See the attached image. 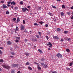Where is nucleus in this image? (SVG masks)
Wrapping results in <instances>:
<instances>
[{"label": "nucleus", "mask_w": 73, "mask_h": 73, "mask_svg": "<svg viewBox=\"0 0 73 73\" xmlns=\"http://www.w3.org/2000/svg\"><path fill=\"white\" fill-rule=\"evenodd\" d=\"M35 36L36 37H37V38H40V36H39L38 35H36Z\"/></svg>", "instance_id": "ddd939ff"}, {"label": "nucleus", "mask_w": 73, "mask_h": 73, "mask_svg": "<svg viewBox=\"0 0 73 73\" xmlns=\"http://www.w3.org/2000/svg\"><path fill=\"white\" fill-rule=\"evenodd\" d=\"M11 54H12L13 55H14V54H15V53H14V52H11Z\"/></svg>", "instance_id": "09e8293b"}, {"label": "nucleus", "mask_w": 73, "mask_h": 73, "mask_svg": "<svg viewBox=\"0 0 73 73\" xmlns=\"http://www.w3.org/2000/svg\"><path fill=\"white\" fill-rule=\"evenodd\" d=\"M37 68L38 70H41V67L39 66H38Z\"/></svg>", "instance_id": "6ab92c4d"}, {"label": "nucleus", "mask_w": 73, "mask_h": 73, "mask_svg": "<svg viewBox=\"0 0 73 73\" xmlns=\"http://www.w3.org/2000/svg\"><path fill=\"white\" fill-rule=\"evenodd\" d=\"M14 66H17L18 64H13Z\"/></svg>", "instance_id": "4c0bfd02"}, {"label": "nucleus", "mask_w": 73, "mask_h": 73, "mask_svg": "<svg viewBox=\"0 0 73 73\" xmlns=\"http://www.w3.org/2000/svg\"><path fill=\"white\" fill-rule=\"evenodd\" d=\"M41 9V7H39L38 8V9Z\"/></svg>", "instance_id": "13d9d810"}, {"label": "nucleus", "mask_w": 73, "mask_h": 73, "mask_svg": "<svg viewBox=\"0 0 73 73\" xmlns=\"http://www.w3.org/2000/svg\"><path fill=\"white\" fill-rule=\"evenodd\" d=\"M62 8H65V5H62Z\"/></svg>", "instance_id": "5701e85b"}, {"label": "nucleus", "mask_w": 73, "mask_h": 73, "mask_svg": "<svg viewBox=\"0 0 73 73\" xmlns=\"http://www.w3.org/2000/svg\"><path fill=\"white\" fill-rule=\"evenodd\" d=\"M22 9L23 11V12H25V11H26V10H25V8H22Z\"/></svg>", "instance_id": "6e6552de"}, {"label": "nucleus", "mask_w": 73, "mask_h": 73, "mask_svg": "<svg viewBox=\"0 0 73 73\" xmlns=\"http://www.w3.org/2000/svg\"><path fill=\"white\" fill-rule=\"evenodd\" d=\"M68 37H66V38H64L65 40H67V41H68Z\"/></svg>", "instance_id": "e433bc0d"}, {"label": "nucleus", "mask_w": 73, "mask_h": 73, "mask_svg": "<svg viewBox=\"0 0 73 73\" xmlns=\"http://www.w3.org/2000/svg\"><path fill=\"white\" fill-rule=\"evenodd\" d=\"M41 65L43 66H44L45 65H44V64L43 63H41Z\"/></svg>", "instance_id": "8fccbe9b"}, {"label": "nucleus", "mask_w": 73, "mask_h": 73, "mask_svg": "<svg viewBox=\"0 0 73 73\" xmlns=\"http://www.w3.org/2000/svg\"><path fill=\"white\" fill-rule=\"evenodd\" d=\"M38 51L39 52H40V53H42V50L40 49H39Z\"/></svg>", "instance_id": "9d476101"}, {"label": "nucleus", "mask_w": 73, "mask_h": 73, "mask_svg": "<svg viewBox=\"0 0 73 73\" xmlns=\"http://www.w3.org/2000/svg\"><path fill=\"white\" fill-rule=\"evenodd\" d=\"M2 52L1 51V50H0V54H2Z\"/></svg>", "instance_id": "4d7b16f0"}, {"label": "nucleus", "mask_w": 73, "mask_h": 73, "mask_svg": "<svg viewBox=\"0 0 73 73\" xmlns=\"http://www.w3.org/2000/svg\"><path fill=\"white\" fill-rule=\"evenodd\" d=\"M25 10H26V11H29L28 9H27V8L25 7Z\"/></svg>", "instance_id": "49530a36"}, {"label": "nucleus", "mask_w": 73, "mask_h": 73, "mask_svg": "<svg viewBox=\"0 0 73 73\" xmlns=\"http://www.w3.org/2000/svg\"><path fill=\"white\" fill-rule=\"evenodd\" d=\"M27 7L28 8H30V6H28Z\"/></svg>", "instance_id": "69168bd1"}, {"label": "nucleus", "mask_w": 73, "mask_h": 73, "mask_svg": "<svg viewBox=\"0 0 73 73\" xmlns=\"http://www.w3.org/2000/svg\"><path fill=\"white\" fill-rule=\"evenodd\" d=\"M66 51L67 52H69L70 51V50H69V49H66Z\"/></svg>", "instance_id": "bb28decb"}, {"label": "nucleus", "mask_w": 73, "mask_h": 73, "mask_svg": "<svg viewBox=\"0 0 73 73\" xmlns=\"http://www.w3.org/2000/svg\"><path fill=\"white\" fill-rule=\"evenodd\" d=\"M1 71V68H0V72Z\"/></svg>", "instance_id": "774afa93"}, {"label": "nucleus", "mask_w": 73, "mask_h": 73, "mask_svg": "<svg viewBox=\"0 0 73 73\" xmlns=\"http://www.w3.org/2000/svg\"><path fill=\"white\" fill-rule=\"evenodd\" d=\"M61 16H64V13L62 12L61 13Z\"/></svg>", "instance_id": "4be33fe9"}, {"label": "nucleus", "mask_w": 73, "mask_h": 73, "mask_svg": "<svg viewBox=\"0 0 73 73\" xmlns=\"http://www.w3.org/2000/svg\"><path fill=\"white\" fill-rule=\"evenodd\" d=\"M11 73H15V71H13V70H12L11 72Z\"/></svg>", "instance_id": "de8ad7c7"}, {"label": "nucleus", "mask_w": 73, "mask_h": 73, "mask_svg": "<svg viewBox=\"0 0 73 73\" xmlns=\"http://www.w3.org/2000/svg\"><path fill=\"white\" fill-rule=\"evenodd\" d=\"M48 24H46L45 25V27H48Z\"/></svg>", "instance_id": "6e6d98bb"}, {"label": "nucleus", "mask_w": 73, "mask_h": 73, "mask_svg": "<svg viewBox=\"0 0 73 73\" xmlns=\"http://www.w3.org/2000/svg\"><path fill=\"white\" fill-rule=\"evenodd\" d=\"M13 21H16V18H13Z\"/></svg>", "instance_id": "a19ab883"}, {"label": "nucleus", "mask_w": 73, "mask_h": 73, "mask_svg": "<svg viewBox=\"0 0 73 73\" xmlns=\"http://www.w3.org/2000/svg\"><path fill=\"white\" fill-rule=\"evenodd\" d=\"M23 24H25V21H24V20L23 21Z\"/></svg>", "instance_id": "603ef678"}, {"label": "nucleus", "mask_w": 73, "mask_h": 73, "mask_svg": "<svg viewBox=\"0 0 73 73\" xmlns=\"http://www.w3.org/2000/svg\"><path fill=\"white\" fill-rule=\"evenodd\" d=\"M68 31H64L63 33H65V34H66L67 33H68Z\"/></svg>", "instance_id": "aec40b11"}, {"label": "nucleus", "mask_w": 73, "mask_h": 73, "mask_svg": "<svg viewBox=\"0 0 73 73\" xmlns=\"http://www.w3.org/2000/svg\"><path fill=\"white\" fill-rule=\"evenodd\" d=\"M21 29L22 30V31H23L24 29V26L23 25H21L20 27Z\"/></svg>", "instance_id": "7ed1b4c3"}, {"label": "nucleus", "mask_w": 73, "mask_h": 73, "mask_svg": "<svg viewBox=\"0 0 73 73\" xmlns=\"http://www.w3.org/2000/svg\"><path fill=\"white\" fill-rule=\"evenodd\" d=\"M48 14L49 15H50V16H53V14L52 13H51L50 12L48 13Z\"/></svg>", "instance_id": "4468645a"}, {"label": "nucleus", "mask_w": 73, "mask_h": 73, "mask_svg": "<svg viewBox=\"0 0 73 73\" xmlns=\"http://www.w3.org/2000/svg\"><path fill=\"white\" fill-rule=\"evenodd\" d=\"M48 45L50 46H49V48H52V43H51L50 42H48Z\"/></svg>", "instance_id": "423d86ee"}, {"label": "nucleus", "mask_w": 73, "mask_h": 73, "mask_svg": "<svg viewBox=\"0 0 73 73\" xmlns=\"http://www.w3.org/2000/svg\"><path fill=\"white\" fill-rule=\"evenodd\" d=\"M57 56L58 58H62V55H61L60 53H58L57 54Z\"/></svg>", "instance_id": "f03ea898"}, {"label": "nucleus", "mask_w": 73, "mask_h": 73, "mask_svg": "<svg viewBox=\"0 0 73 73\" xmlns=\"http://www.w3.org/2000/svg\"><path fill=\"white\" fill-rule=\"evenodd\" d=\"M15 38L16 39H17V40H20V38L19 37H15Z\"/></svg>", "instance_id": "f3484780"}, {"label": "nucleus", "mask_w": 73, "mask_h": 73, "mask_svg": "<svg viewBox=\"0 0 73 73\" xmlns=\"http://www.w3.org/2000/svg\"><path fill=\"white\" fill-rule=\"evenodd\" d=\"M18 27H16V30H15V32H16V31H18Z\"/></svg>", "instance_id": "2eb2a0df"}, {"label": "nucleus", "mask_w": 73, "mask_h": 73, "mask_svg": "<svg viewBox=\"0 0 73 73\" xmlns=\"http://www.w3.org/2000/svg\"><path fill=\"white\" fill-rule=\"evenodd\" d=\"M51 6H52V8H56V6H53V5H52Z\"/></svg>", "instance_id": "c85d7f7f"}, {"label": "nucleus", "mask_w": 73, "mask_h": 73, "mask_svg": "<svg viewBox=\"0 0 73 73\" xmlns=\"http://www.w3.org/2000/svg\"><path fill=\"white\" fill-rule=\"evenodd\" d=\"M11 5H12V4H13V5H15V3L14 2H11Z\"/></svg>", "instance_id": "a211bd4d"}, {"label": "nucleus", "mask_w": 73, "mask_h": 73, "mask_svg": "<svg viewBox=\"0 0 73 73\" xmlns=\"http://www.w3.org/2000/svg\"><path fill=\"white\" fill-rule=\"evenodd\" d=\"M3 62V60L1 59L0 60V62Z\"/></svg>", "instance_id": "72a5a7b5"}, {"label": "nucleus", "mask_w": 73, "mask_h": 73, "mask_svg": "<svg viewBox=\"0 0 73 73\" xmlns=\"http://www.w3.org/2000/svg\"><path fill=\"white\" fill-rule=\"evenodd\" d=\"M34 25H36V26H38L39 25L36 23H35L34 24Z\"/></svg>", "instance_id": "393cba45"}, {"label": "nucleus", "mask_w": 73, "mask_h": 73, "mask_svg": "<svg viewBox=\"0 0 73 73\" xmlns=\"http://www.w3.org/2000/svg\"><path fill=\"white\" fill-rule=\"evenodd\" d=\"M52 20L53 21H55V20H56V19L54 18H52Z\"/></svg>", "instance_id": "f704fd0d"}, {"label": "nucleus", "mask_w": 73, "mask_h": 73, "mask_svg": "<svg viewBox=\"0 0 73 73\" xmlns=\"http://www.w3.org/2000/svg\"><path fill=\"white\" fill-rule=\"evenodd\" d=\"M38 35H39L40 36V37H41V32H38Z\"/></svg>", "instance_id": "9b49d317"}, {"label": "nucleus", "mask_w": 73, "mask_h": 73, "mask_svg": "<svg viewBox=\"0 0 73 73\" xmlns=\"http://www.w3.org/2000/svg\"><path fill=\"white\" fill-rule=\"evenodd\" d=\"M52 73H57V72L55 71H54L53 72H52Z\"/></svg>", "instance_id": "ea45409f"}, {"label": "nucleus", "mask_w": 73, "mask_h": 73, "mask_svg": "<svg viewBox=\"0 0 73 73\" xmlns=\"http://www.w3.org/2000/svg\"><path fill=\"white\" fill-rule=\"evenodd\" d=\"M2 7L3 8H7V6L5 5L4 4H3L2 5Z\"/></svg>", "instance_id": "20e7f679"}, {"label": "nucleus", "mask_w": 73, "mask_h": 73, "mask_svg": "<svg viewBox=\"0 0 73 73\" xmlns=\"http://www.w3.org/2000/svg\"><path fill=\"white\" fill-rule=\"evenodd\" d=\"M18 9V7H15V9L16 10H17Z\"/></svg>", "instance_id": "37998d69"}, {"label": "nucleus", "mask_w": 73, "mask_h": 73, "mask_svg": "<svg viewBox=\"0 0 73 73\" xmlns=\"http://www.w3.org/2000/svg\"><path fill=\"white\" fill-rule=\"evenodd\" d=\"M71 19H73V16H72V17H71Z\"/></svg>", "instance_id": "680f3d73"}, {"label": "nucleus", "mask_w": 73, "mask_h": 73, "mask_svg": "<svg viewBox=\"0 0 73 73\" xmlns=\"http://www.w3.org/2000/svg\"><path fill=\"white\" fill-rule=\"evenodd\" d=\"M28 69H29V70H32V68L30 67V66H29L28 67Z\"/></svg>", "instance_id": "412c9836"}, {"label": "nucleus", "mask_w": 73, "mask_h": 73, "mask_svg": "<svg viewBox=\"0 0 73 73\" xmlns=\"http://www.w3.org/2000/svg\"><path fill=\"white\" fill-rule=\"evenodd\" d=\"M46 45H47V46H49V44H48L47 43Z\"/></svg>", "instance_id": "0e129e2a"}, {"label": "nucleus", "mask_w": 73, "mask_h": 73, "mask_svg": "<svg viewBox=\"0 0 73 73\" xmlns=\"http://www.w3.org/2000/svg\"><path fill=\"white\" fill-rule=\"evenodd\" d=\"M39 23H40V24H41V25H42V24H43V23H44V22L41 21L40 22H39Z\"/></svg>", "instance_id": "a878e982"}, {"label": "nucleus", "mask_w": 73, "mask_h": 73, "mask_svg": "<svg viewBox=\"0 0 73 73\" xmlns=\"http://www.w3.org/2000/svg\"><path fill=\"white\" fill-rule=\"evenodd\" d=\"M67 14L68 15H70V13L69 12H68L67 13Z\"/></svg>", "instance_id": "473e14b6"}, {"label": "nucleus", "mask_w": 73, "mask_h": 73, "mask_svg": "<svg viewBox=\"0 0 73 73\" xmlns=\"http://www.w3.org/2000/svg\"><path fill=\"white\" fill-rule=\"evenodd\" d=\"M11 1H9V2H7V3L8 4H11Z\"/></svg>", "instance_id": "3c124183"}, {"label": "nucleus", "mask_w": 73, "mask_h": 73, "mask_svg": "<svg viewBox=\"0 0 73 73\" xmlns=\"http://www.w3.org/2000/svg\"><path fill=\"white\" fill-rule=\"evenodd\" d=\"M27 41H28V40H27V39H25V42H27Z\"/></svg>", "instance_id": "bf43d9fd"}, {"label": "nucleus", "mask_w": 73, "mask_h": 73, "mask_svg": "<svg viewBox=\"0 0 73 73\" xmlns=\"http://www.w3.org/2000/svg\"><path fill=\"white\" fill-rule=\"evenodd\" d=\"M57 30L58 32H60V31H61V29L59 28L57 29Z\"/></svg>", "instance_id": "dca6fc26"}, {"label": "nucleus", "mask_w": 73, "mask_h": 73, "mask_svg": "<svg viewBox=\"0 0 73 73\" xmlns=\"http://www.w3.org/2000/svg\"><path fill=\"white\" fill-rule=\"evenodd\" d=\"M46 37L47 40H48V39H49V37H48V36H46Z\"/></svg>", "instance_id": "a18cd8bd"}, {"label": "nucleus", "mask_w": 73, "mask_h": 73, "mask_svg": "<svg viewBox=\"0 0 73 73\" xmlns=\"http://www.w3.org/2000/svg\"><path fill=\"white\" fill-rule=\"evenodd\" d=\"M15 42H19V41L17 39H16L15 40Z\"/></svg>", "instance_id": "cd10ccee"}, {"label": "nucleus", "mask_w": 73, "mask_h": 73, "mask_svg": "<svg viewBox=\"0 0 73 73\" xmlns=\"http://www.w3.org/2000/svg\"><path fill=\"white\" fill-rule=\"evenodd\" d=\"M26 65H29V63L28 62H27L26 63Z\"/></svg>", "instance_id": "79ce46f5"}, {"label": "nucleus", "mask_w": 73, "mask_h": 73, "mask_svg": "<svg viewBox=\"0 0 73 73\" xmlns=\"http://www.w3.org/2000/svg\"><path fill=\"white\" fill-rule=\"evenodd\" d=\"M4 3V1H1V3H2V4H3Z\"/></svg>", "instance_id": "2f4dec72"}, {"label": "nucleus", "mask_w": 73, "mask_h": 73, "mask_svg": "<svg viewBox=\"0 0 73 73\" xmlns=\"http://www.w3.org/2000/svg\"><path fill=\"white\" fill-rule=\"evenodd\" d=\"M21 4H23V2L21 1L20 3Z\"/></svg>", "instance_id": "5fc2aeb1"}, {"label": "nucleus", "mask_w": 73, "mask_h": 73, "mask_svg": "<svg viewBox=\"0 0 73 73\" xmlns=\"http://www.w3.org/2000/svg\"><path fill=\"white\" fill-rule=\"evenodd\" d=\"M6 14H9V12L7 11L6 12Z\"/></svg>", "instance_id": "c03bdc74"}, {"label": "nucleus", "mask_w": 73, "mask_h": 73, "mask_svg": "<svg viewBox=\"0 0 73 73\" xmlns=\"http://www.w3.org/2000/svg\"><path fill=\"white\" fill-rule=\"evenodd\" d=\"M25 55H26V56H29V53H25Z\"/></svg>", "instance_id": "b1692460"}, {"label": "nucleus", "mask_w": 73, "mask_h": 73, "mask_svg": "<svg viewBox=\"0 0 73 73\" xmlns=\"http://www.w3.org/2000/svg\"><path fill=\"white\" fill-rule=\"evenodd\" d=\"M66 69L68 70H70V69L68 68H66Z\"/></svg>", "instance_id": "c9c22d12"}, {"label": "nucleus", "mask_w": 73, "mask_h": 73, "mask_svg": "<svg viewBox=\"0 0 73 73\" xmlns=\"http://www.w3.org/2000/svg\"><path fill=\"white\" fill-rule=\"evenodd\" d=\"M73 61H72V62L70 63V66H71L73 65Z\"/></svg>", "instance_id": "f8f14e48"}, {"label": "nucleus", "mask_w": 73, "mask_h": 73, "mask_svg": "<svg viewBox=\"0 0 73 73\" xmlns=\"http://www.w3.org/2000/svg\"><path fill=\"white\" fill-rule=\"evenodd\" d=\"M2 66H3L4 68H5L7 69H9V66L7 65L6 64H3Z\"/></svg>", "instance_id": "f257e3e1"}, {"label": "nucleus", "mask_w": 73, "mask_h": 73, "mask_svg": "<svg viewBox=\"0 0 73 73\" xmlns=\"http://www.w3.org/2000/svg\"><path fill=\"white\" fill-rule=\"evenodd\" d=\"M41 60L42 61H44L45 60V59H44L43 58H41Z\"/></svg>", "instance_id": "7c9ffc66"}, {"label": "nucleus", "mask_w": 73, "mask_h": 73, "mask_svg": "<svg viewBox=\"0 0 73 73\" xmlns=\"http://www.w3.org/2000/svg\"><path fill=\"white\" fill-rule=\"evenodd\" d=\"M7 43L8 45H11V44H12V42H11L9 41H7Z\"/></svg>", "instance_id": "0eeeda50"}, {"label": "nucleus", "mask_w": 73, "mask_h": 73, "mask_svg": "<svg viewBox=\"0 0 73 73\" xmlns=\"http://www.w3.org/2000/svg\"><path fill=\"white\" fill-rule=\"evenodd\" d=\"M70 40H71V39H70V38H68L67 41H70Z\"/></svg>", "instance_id": "58836bf2"}, {"label": "nucleus", "mask_w": 73, "mask_h": 73, "mask_svg": "<svg viewBox=\"0 0 73 73\" xmlns=\"http://www.w3.org/2000/svg\"><path fill=\"white\" fill-rule=\"evenodd\" d=\"M51 49L50 48H48V50H50Z\"/></svg>", "instance_id": "338daca9"}, {"label": "nucleus", "mask_w": 73, "mask_h": 73, "mask_svg": "<svg viewBox=\"0 0 73 73\" xmlns=\"http://www.w3.org/2000/svg\"><path fill=\"white\" fill-rule=\"evenodd\" d=\"M20 21V19H19V18L18 17L17 18V23H19Z\"/></svg>", "instance_id": "1a4fd4ad"}, {"label": "nucleus", "mask_w": 73, "mask_h": 73, "mask_svg": "<svg viewBox=\"0 0 73 73\" xmlns=\"http://www.w3.org/2000/svg\"><path fill=\"white\" fill-rule=\"evenodd\" d=\"M0 48L1 49H3V48L2 47H1Z\"/></svg>", "instance_id": "e2e57ef3"}, {"label": "nucleus", "mask_w": 73, "mask_h": 73, "mask_svg": "<svg viewBox=\"0 0 73 73\" xmlns=\"http://www.w3.org/2000/svg\"><path fill=\"white\" fill-rule=\"evenodd\" d=\"M44 68H47V67H48V66H47V65H46V64H45V65H44Z\"/></svg>", "instance_id": "c756f323"}, {"label": "nucleus", "mask_w": 73, "mask_h": 73, "mask_svg": "<svg viewBox=\"0 0 73 73\" xmlns=\"http://www.w3.org/2000/svg\"><path fill=\"white\" fill-rule=\"evenodd\" d=\"M60 41H62H62H64V40H63V39H61Z\"/></svg>", "instance_id": "864d4df0"}, {"label": "nucleus", "mask_w": 73, "mask_h": 73, "mask_svg": "<svg viewBox=\"0 0 73 73\" xmlns=\"http://www.w3.org/2000/svg\"><path fill=\"white\" fill-rule=\"evenodd\" d=\"M53 38L56 39L58 40V39H59V38H58V37L57 36H53Z\"/></svg>", "instance_id": "39448f33"}, {"label": "nucleus", "mask_w": 73, "mask_h": 73, "mask_svg": "<svg viewBox=\"0 0 73 73\" xmlns=\"http://www.w3.org/2000/svg\"><path fill=\"white\" fill-rule=\"evenodd\" d=\"M71 9H73V6H72V7L70 8Z\"/></svg>", "instance_id": "052dcab7"}]
</instances>
